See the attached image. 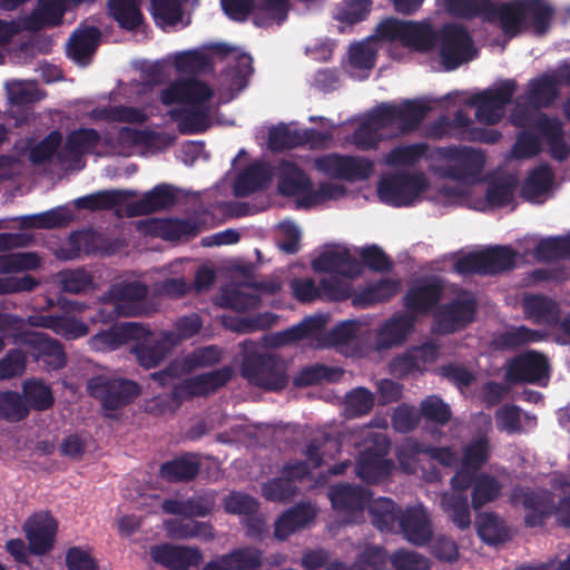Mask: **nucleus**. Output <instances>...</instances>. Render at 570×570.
<instances>
[{
    "label": "nucleus",
    "instance_id": "1",
    "mask_svg": "<svg viewBox=\"0 0 570 570\" xmlns=\"http://www.w3.org/2000/svg\"><path fill=\"white\" fill-rule=\"evenodd\" d=\"M553 8L543 0H510L501 2L500 29L510 37L532 29L537 36H544L551 26Z\"/></svg>",
    "mask_w": 570,
    "mask_h": 570
},
{
    "label": "nucleus",
    "instance_id": "2",
    "mask_svg": "<svg viewBox=\"0 0 570 570\" xmlns=\"http://www.w3.org/2000/svg\"><path fill=\"white\" fill-rule=\"evenodd\" d=\"M240 373L250 385L265 391H282L289 382L287 362L272 353L246 352L242 360Z\"/></svg>",
    "mask_w": 570,
    "mask_h": 570
},
{
    "label": "nucleus",
    "instance_id": "3",
    "mask_svg": "<svg viewBox=\"0 0 570 570\" xmlns=\"http://www.w3.org/2000/svg\"><path fill=\"white\" fill-rule=\"evenodd\" d=\"M439 154L446 161L438 168L441 178L463 184L479 180L485 165L483 151L468 146H449L441 148Z\"/></svg>",
    "mask_w": 570,
    "mask_h": 570
},
{
    "label": "nucleus",
    "instance_id": "4",
    "mask_svg": "<svg viewBox=\"0 0 570 570\" xmlns=\"http://www.w3.org/2000/svg\"><path fill=\"white\" fill-rule=\"evenodd\" d=\"M87 391L105 411H116L132 403L141 389L135 381L101 374L87 381Z\"/></svg>",
    "mask_w": 570,
    "mask_h": 570
},
{
    "label": "nucleus",
    "instance_id": "5",
    "mask_svg": "<svg viewBox=\"0 0 570 570\" xmlns=\"http://www.w3.org/2000/svg\"><path fill=\"white\" fill-rule=\"evenodd\" d=\"M441 63L446 71L458 69L475 56L473 39L464 26L444 24L438 37Z\"/></svg>",
    "mask_w": 570,
    "mask_h": 570
},
{
    "label": "nucleus",
    "instance_id": "6",
    "mask_svg": "<svg viewBox=\"0 0 570 570\" xmlns=\"http://www.w3.org/2000/svg\"><path fill=\"white\" fill-rule=\"evenodd\" d=\"M429 187L423 173H399L384 177L377 186L380 199L390 206H410Z\"/></svg>",
    "mask_w": 570,
    "mask_h": 570
},
{
    "label": "nucleus",
    "instance_id": "7",
    "mask_svg": "<svg viewBox=\"0 0 570 570\" xmlns=\"http://www.w3.org/2000/svg\"><path fill=\"white\" fill-rule=\"evenodd\" d=\"M517 89L518 83L514 79H505L494 88L474 94L469 99V105L476 108V120L488 126L499 124L504 116L505 106L512 101Z\"/></svg>",
    "mask_w": 570,
    "mask_h": 570
},
{
    "label": "nucleus",
    "instance_id": "8",
    "mask_svg": "<svg viewBox=\"0 0 570 570\" xmlns=\"http://www.w3.org/2000/svg\"><path fill=\"white\" fill-rule=\"evenodd\" d=\"M119 242L110 239L92 228L72 230L67 240L58 248L57 256L72 261L81 255L110 256L119 249Z\"/></svg>",
    "mask_w": 570,
    "mask_h": 570
},
{
    "label": "nucleus",
    "instance_id": "9",
    "mask_svg": "<svg viewBox=\"0 0 570 570\" xmlns=\"http://www.w3.org/2000/svg\"><path fill=\"white\" fill-rule=\"evenodd\" d=\"M476 309V298L471 293L462 291L450 302L439 306L434 316L436 332L448 335L464 330L474 321Z\"/></svg>",
    "mask_w": 570,
    "mask_h": 570
},
{
    "label": "nucleus",
    "instance_id": "10",
    "mask_svg": "<svg viewBox=\"0 0 570 570\" xmlns=\"http://www.w3.org/2000/svg\"><path fill=\"white\" fill-rule=\"evenodd\" d=\"M510 502L513 505H522L527 510L524 524L528 528L543 525L556 509L551 492L537 491L529 487H514L510 494Z\"/></svg>",
    "mask_w": 570,
    "mask_h": 570
},
{
    "label": "nucleus",
    "instance_id": "11",
    "mask_svg": "<svg viewBox=\"0 0 570 570\" xmlns=\"http://www.w3.org/2000/svg\"><path fill=\"white\" fill-rule=\"evenodd\" d=\"M315 167L328 177L346 181L365 180L373 173L371 160L338 154H330L317 158Z\"/></svg>",
    "mask_w": 570,
    "mask_h": 570
},
{
    "label": "nucleus",
    "instance_id": "12",
    "mask_svg": "<svg viewBox=\"0 0 570 570\" xmlns=\"http://www.w3.org/2000/svg\"><path fill=\"white\" fill-rule=\"evenodd\" d=\"M327 494L333 509L343 514L347 523L357 522L372 498L367 489L350 483L333 484Z\"/></svg>",
    "mask_w": 570,
    "mask_h": 570
},
{
    "label": "nucleus",
    "instance_id": "13",
    "mask_svg": "<svg viewBox=\"0 0 570 570\" xmlns=\"http://www.w3.org/2000/svg\"><path fill=\"white\" fill-rule=\"evenodd\" d=\"M549 371L547 356L531 350L514 356L508 362L505 380L512 384H538L549 376Z\"/></svg>",
    "mask_w": 570,
    "mask_h": 570
},
{
    "label": "nucleus",
    "instance_id": "14",
    "mask_svg": "<svg viewBox=\"0 0 570 570\" xmlns=\"http://www.w3.org/2000/svg\"><path fill=\"white\" fill-rule=\"evenodd\" d=\"M444 286L436 277L419 281L411 285L403 296V306L415 318L439 308Z\"/></svg>",
    "mask_w": 570,
    "mask_h": 570
},
{
    "label": "nucleus",
    "instance_id": "15",
    "mask_svg": "<svg viewBox=\"0 0 570 570\" xmlns=\"http://www.w3.org/2000/svg\"><path fill=\"white\" fill-rule=\"evenodd\" d=\"M389 449L390 442L384 439L376 446H370L362 451L355 464L356 475L372 484L387 479L394 468L393 462L386 459Z\"/></svg>",
    "mask_w": 570,
    "mask_h": 570
},
{
    "label": "nucleus",
    "instance_id": "16",
    "mask_svg": "<svg viewBox=\"0 0 570 570\" xmlns=\"http://www.w3.org/2000/svg\"><path fill=\"white\" fill-rule=\"evenodd\" d=\"M151 560L169 570H189L203 561V553L197 547L177 546L169 542L150 547Z\"/></svg>",
    "mask_w": 570,
    "mask_h": 570
},
{
    "label": "nucleus",
    "instance_id": "17",
    "mask_svg": "<svg viewBox=\"0 0 570 570\" xmlns=\"http://www.w3.org/2000/svg\"><path fill=\"white\" fill-rule=\"evenodd\" d=\"M29 550L43 556L53 548L58 523L49 512H37L28 518L23 525Z\"/></svg>",
    "mask_w": 570,
    "mask_h": 570
},
{
    "label": "nucleus",
    "instance_id": "18",
    "mask_svg": "<svg viewBox=\"0 0 570 570\" xmlns=\"http://www.w3.org/2000/svg\"><path fill=\"white\" fill-rule=\"evenodd\" d=\"M214 92L212 88L196 77L177 80L160 92L164 105L189 104L200 106L209 101Z\"/></svg>",
    "mask_w": 570,
    "mask_h": 570
},
{
    "label": "nucleus",
    "instance_id": "19",
    "mask_svg": "<svg viewBox=\"0 0 570 570\" xmlns=\"http://www.w3.org/2000/svg\"><path fill=\"white\" fill-rule=\"evenodd\" d=\"M131 341L135 343L130 347V352L135 355L138 364L145 368L158 366L175 347L169 344L164 331L154 335L146 326H144V335L131 338Z\"/></svg>",
    "mask_w": 570,
    "mask_h": 570
},
{
    "label": "nucleus",
    "instance_id": "20",
    "mask_svg": "<svg viewBox=\"0 0 570 570\" xmlns=\"http://www.w3.org/2000/svg\"><path fill=\"white\" fill-rule=\"evenodd\" d=\"M177 203L176 189L168 184H158L138 200L129 203L125 213L129 218L150 215L168 209Z\"/></svg>",
    "mask_w": 570,
    "mask_h": 570
},
{
    "label": "nucleus",
    "instance_id": "21",
    "mask_svg": "<svg viewBox=\"0 0 570 570\" xmlns=\"http://www.w3.org/2000/svg\"><path fill=\"white\" fill-rule=\"evenodd\" d=\"M149 288L146 284L132 281L114 285L110 294L119 315L140 316L145 313L144 302Z\"/></svg>",
    "mask_w": 570,
    "mask_h": 570
},
{
    "label": "nucleus",
    "instance_id": "22",
    "mask_svg": "<svg viewBox=\"0 0 570 570\" xmlns=\"http://www.w3.org/2000/svg\"><path fill=\"white\" fill-rule=\"evenodd\" d=\"M446 11L465 20L480 18L483 22L499 23L501 19V2L493 0H443Z\"/></svg>",
    "mask_w": 570,
    "mask_h": 570
},
{
    "label": "nucleus",
    "instance_id": "23",
    "mask_svg": "<svg viewBox=\"0 0 570 570\" xmlns=\"http://www.w3.org/2000/svg\"><path fill=\"white\" fill-rule=\"evenodd\" d=\"M144 335V325L136 322H125L95 334L89 340V346L96 352H111L127 344L131 338Z\"/></svg>",
    "mask_w": 570,
    "mask_h": 570
},
{
    "label": "nucleus",
    "instance_id": "24",
    "mask_svg": "<svg viewBox=\"0 0 570 570\" xmlns=\"http://www.w3.org/2000/svg\"><path fill=\"white\" fill-rule=\"evenodd\" d=\"M396 533H402L410 543L423 547L431 541L433 530L426 512L410 507L402 512Z\"/></svg>",
    "mask_w": 570,
    "mask_h": 570
},
{
    "label": "nucleus",
    "instance_id": "25",
    "mask_svg": "<svg viewBox=\"0 0 570 570\" xmlns=\"http://www.w3.org/2000/svg\"><path fill=\"white\" fill-rule=\"evenodd\" d=\"M312 268L347 278L357 277L362 273L360 262L347 249L323 252L312 262Z\"/></svg>",
    "mask_w": 570,
    "mask_h": 570
},
{
    "label": "nucleus",
    "instance_id": "26",
    "mask_svg": "<svg viewBox=\"0 0 570 570\" xmlns=\"http://www.w3.org/2000/svg\"><path fill=\"white\" fill-rule=\"evenodd\" d=\"M274 177V166L265 161H255L242 170L234 181V195L247 197L264 189Z\"/></svg>",
    "mask_w": 570,
    "mask_h": 570
},
{
    "label": "nucleus",
    "instance_id": "27",
    "mask_svg": "<svg viewBox=\"0 0 570 570\" xmlns=\"http://www.w3.org/2000/svg\"><path fill=\"white\" fill-rule=\"evenodd\" d=\"M26 323L31 327L51 330L67 340L78 338L87 334V325L73 316L60 314H33L27 317Z\"/></svg>",
    "mask_w": 570,
    "mask_h": 570
},
{
    "label": "nucleus",
    "instance_id": "28",
    "mask_svg": "<svg viewBox=\"0 0 570 570\" xmlns=\"http://www.w3.org/2000/svg\"><path fill=\"white\" fill-rule=\"evenodd\" d=\"M101 31L96 26L76 29L67 45L68 56L77 63L87 66L99 47Z\"/></svg>",
    "mask_w": 570,
    "mask_h": 570
},
{
    "label": "nucleus",
    "instance_id": "29",
    "mask_svg": "<svg viewBox=\"0 0 570 570\" xmlns=\"http://www.w3.org/2000/svg\"><path fill=\"white\" fill-rule=\"evenodd\" d=\"M560 88L551 72H543L529 80L523 99L534 109L551 107L559 98Z\"/></svg>",
    "mask_w": 570,
    "mask_h": 570
},
{
    "label": "nucleus",
    "instance_id": "30",
    "mask_svg": "<svg viewBox=\"0 0 570 570\" xmlns=\"http://www.w3.org/2000/svg\"><path fill=\"white\" fill-rule=\"evenodd\" d=\"M96 0H39V9L35 11L28 21L29 29L39 30L43 27H55L62 22L63 16L71 6L94 3Z\"/></svg>",
    "mask_w": 570,
    "mask_h": 570
},
{
    "label": "nucleus",
    "instance_id": "31",
    "mask_svg": "<svg viewBox=\"0 0 570 570\" xmlns=\"http://www.w3.org/2000/svg\"><path fill=\"white\" fill-rule=\"evenodd\" d=\"M546 334L539 330H532L525 325L511 326L497 333L491 341V347L500 352L518 351L531 343L543 341Z\"/></svg>",
    "mask_w": 570,
    "mask_h": 570
},
{
    "label": "nucleus",
    "instance_id": "32",
    "mask_svg": "<svg viewBox=\"0 0 570 570\" xmlns=\"http://www.w3.org/2000/svg\"><path fill=\"white\" fill-rule=\"evenodd\" d=\"M199 456L191 452L183 453L161 463L159 475L170 483L194 481L200 471Z\"/></svg>",
    "mask_w": 570,
    "mask_h": 570
},
{
    "label": "nucleus",
    "instance_id": "33",
    "mask_svg": "<svg viewBox=\"0 0 570 570\" xmlns=\"http://www.w3.org/2000/svg\"><path fill=\"white\" fill-rule=\"evenodd\" d=\"M274 176L277 177L278 193L283 196H297L312 186L309 177L294 161L282 159L274 166Z\"/></svg>",
    "mask_w": 570,
    "mask_h": 570
},
{
    "label": "nucleus",
    "instance_id": "34",
    "mask_svg": "<svg viewBox=\"0 0 570 570\" xmlns=\"http://www.w3.org/2000/svg\"><path fill=\"white\" fill-rule=\"evenodd\" d=\"M415 317L411 314H394L379 330V348H390L402 344L414 330Z\"/></svg>",
    "mask_w": 570,
    "mask_h": 570
},
{
    "label": "nucleus",
    "instance_id": "35",
    "mask_svg": "<svg viewBox=\"0 0 570 570\" xmlns=\"http://www.w3.org/2000/svg\"><path fill=\"white\" fill-rule=\"evenodd\" d=\"M136 196L137 191L131 189H106L77 198L75 206L90 212L110 210Z\"/></svg>",
    "mask_w": 570,
    "mask_h": 570
},
{
    "label": "nucleus",
    "instance_id": "36",
    "mask_svg": "<svg viewBox=\"0 0 570 570\" xmlns=\"http://www.w3.org/2000/svg\"><path fill=\"white\" fill-rule=\"evenodd\" d=\"M17 341L35 350L39 358H52L56 368L65 366L66 358L61 343L51 338L48 334L41 332H22L17 336Z\"/></svg>",
    "mask_w": 570,
    "mask_h": 570
},
{
    "label": "nucleus",
    "instance_id": "37",
    "mask_svg": "<svg viewBox=\"0 0 570 570\" xmlns=\"http://www.w3.org/2000/svg\"><path fill=\"white\" fill-rule=\"evenodd\" d=\"M431 107L420 99H404L394 104L395 126L402 134L416 130L428 116Z\"/></svg>",
    "mask_w": 570,
    "mask_h": 570
},
{
    "label": "nucleus",
    "instance_id": "38",
    "mask_svg": "<svg viewBox=\"0 0 570 570\" xmlns=\"http://www.w3.org/2000/svg\"><path fill=\"white\" fill-rule=\"evenodd\" d=\"M315 518L312 505L299 503L286 510L275 522L274 535L278 540H286L297 530L306 527Z\"/></svg>",
    "mask_w": 570,
    "mask_h": 570
},
{
    "label": "nucleus",
    "instance_id": "39",
    "mask_svg": "<svg viewBox=\"0 0 570 570\" xmlns=\"http://www.w3.org/2000/svg\"><path fill=\"white\" fill-rule=\"evenodd\" d=\"M537 131L546 138L551 157L564 161L570 155V147L564 140L562 122L557 117H542L537 124Z\"/></svg>",
    "mask_w": 570,
    "mask_h": 570
},
{
    "label": "nucleus",
    "instance_id": "40",
    "mask_svg": "<svg viewBox=\"0 0 570 570\" xmlns=\"http://www.w3.org/2000/svg\"><path fill=\"white\" fill-rule=\"evenodd\" d=\"M403 510L391 499L379 498L368 503L373 525L381 532L396 533Z\"/></svg>",
    "mask_w": 570,
    "mask_h": 570
},
{
    "label": "nucleus",
    "instance_id": "41",
    "mask_svg": "<svg viewBox=\"0 0 570 570\" xmlns=\"http://www.w3.org/2000/svg\"><path fill=\"white\" fill-rule=\"evenodd\" d=\"M523 312L535 324L554 325L559 322V308L554 301L546 296L532 295L523 299Z\"/></svg>",
    "mask_w": 570,
    "mask_h": 570
},
{
    "label": "nucleus",
    "instance_id": "42",
    "mask_svg": "<svg viewBox=\"0 0 570 570\" xmlns=\"http://www.w3.org/2000/svg\"><path fill=\"white\" fill-rule=\"evenodd\" d=\"M485 275H495L515 267L518 253L510 246L497 245L481 250Z\"/></svg>",
    "mask_w": 570,
    "mask_h": 570
},
{
    "label": "nucleus",
    "instance_id": "43",
    "mask_svg": "<svg viewBox=\"0 0 570 570\" xmlns=\"http://www.w3.org/2000/svg\"><path fill=\"white\" fill-rule=\"evenodd\" d=\"M397 289L399 282L384 278L370 284L367 287L355 294L352 302L354 306L361 307H368L376 303H385L396 295Z\"/></svg>",
    "mask_w": 570,
    "mask_h": 570
},
{
    "label": "nucleus",
    "instance_id": "44",
    "mask_svg": "<svg viewBox=\"0 0 570 570\" xmlns=\"http://www.w3.org/2000/svg\"><path fill=\"white\" fill-rule=\"evenodd\" d=\"M141 0H108V10L110 16L125 30H135L144 21L140 11Z\"/></svg>",
    "mask_w": 570,
    "mask_h": 570
},
{
    "label": "nucleus",
    "instance_id": "45",
    "mask_svg": "<svg viewBox=\"0 0 570 570\" xmlns=\"http://www.w3.org/2000/svg\"><path fill=\"white\" fill-rule=\"evenodd\" d=\"M503 484L492 474L480 472L471 492V505L474 510L495 501L502 492Z\"/></svg>",
    "mask_w": 570,
    "mask_h": 570
},
{
    "label": "nucleus",
    "instance_id": "46",
    "mask_svg": "<svg viewBox=\"0 0 570 570\" xmlns=\"http://www.w3.org/2000/svg\"><path fill=\"white\" fill-rule=\"evenodd\" d=\"M29 411L43 412L52 407L55 396L52 390L41 380H27L22 384V394Z\"/></svg>",
    "mask_w": 570,
    "mask_h": 570
},
{
    "label": "nucleus",
    "instance_id": "47",
    "mask_svg": "<svg viewBox=\"0 0 570 570\" xmlns=\"http://www.w3.org/2000/svg\"><path fill=\"white\" fill-rule=\"evenodd\" d=\"M343 374L344 371L340 367L317 363L303 367L294 377L293 383L297 387L311 386L323 382L334 383L338 382Z\"/></svg>",
    "mask_w": 570,
    "mask_h": 570
},
{
    "label": "nucleus",
    "instance_id": "48",
    "mask_svg": "<svg viewBox=\"0 0 570 570\" xmlns=\"http://www.w3.org/2000/svg\"><path fill=\"white\" fill-rule=\"evenodd\" d=\"M554 174L548 164L533 168L521 187V196L527 200L548 193L553 184Z\"/></svg>",
    "mask_w": 570,
    "mask_h": 570
},
{
    "label": "nucleus",
    "instance_id": "49",
    "mask_svg": "<svg viewBox=\"0 0 570 570\" xmlns=\"http://www.w3.org/2000/svg\"><path fill=\"white\" fill-rule=\"evenodd\" d=\"M532 255L537 262L570 258V233L564 236L540 239L533 248Z\"/></svg>",
    "mask_w": 570,
    "mask_h": 570
},
{
    "label": "nucleus",
    "instance_id": "50",
    "mask_svg": "<svg viewBox=\"0 0 570 570\" xmlns=\"http://www.w3.org/2000/svg\"><path fill=\"white\" fill-rule=\"evenodd\" d=\"M441 507L451 521L461 530L471 525V513L465 493L445 492L441 497Z\"/></svg>",
    "mask_w": 570,
    "mask_h": 570
},
{
    "label": "nucleus",
    "instance_id": "51",
    "mask_svg": "<svg viewBox=\"0 0 570 570\" xmlns=\"http://www.w3.org/2000/svg\"><path fill=\"white\" fill-rule=\"evenodd\" d=\"M140 224H145V222H140ZM146 224L153 225V230L165 240H178L197 234L196 225L181 218L153 219L147 220Z\"/></svg>",
    "mask_w": 570,
    "mask_h": 570
},
{
    "label": "nucleus",
    "instance_id": "52",
    "mask_svg": "<svg viewBox=\"0 0 570 570\" xmlns=\"http://www.w3.org/2000/svg\"><path fill=\"white\" fill-rule=\"evenodd\" d=\"M288 7V0H256L254 22L258 27L282 24L287 19Z\"/></svg>",
    "mask_w": 570,
    "mask_h": 570
},
{
    "label": "nucleus",
    "instance_id": "53",
    "mask_svg": "<svg viewBox=\"0 0 570 570\" xmlns=\"http://www.w3.org/2000/svg\"><path fill=\"white\" fill-rule=\"evenodd\" d=\"M438 37L430 24L407 21L402 42L420 51H430L436 46Z\"/></svg>",
    "mask_w": 570,
    "mask_h": 570
},
{
    "label": "nucleus",
    "instance_id": "54",
    "mask_svg": "<svg viewBox=\"0 0 570 570\" xmlns=\"http://www.w3.org/2000/svg\"><path fill=\"white\" fill-rule=\"evenodd\" d=\"M29 416V406L17 391H0V419L18 423Z\"/></svg>",
    "mask_w": 570,
    "mask_h": 570
},
{
    "label": "nucleus",
    "instance_id": "55",
    "mask_svg": "<svg viewBox=\"0 0 570 570\" xmlns=\"http://www.w3.org/2000/svg\"><path fill=\"white\" fill-rule=\"evenodd\" d=\"M476 530L479 537L489 544H499L508 541L510 534L501 520L495 513H485L476 521Z\"/></svg>",
    "mask_w": 570,
    "mask_h": 570
},
{
    "label": "nucleus",
    "instance_id": "56",
    "mask_svg": "<svg viewBox=\"0 0 570 570\" xmlns=\"http://www.w3.org/2000/svg\"><path fill=\"white\" fill-rule=\"evenodd\" d=\"M491 456V445L487 435L471 440L462 450L461 464L480 471Z\"/></svg>",
    "mask_w": 570,
    "mask_h": 570
},
{
    "label": "nucleus",
    "instance_id": "57",
    "mask_svg": "<svg viewBox=\"0 0 570 570\" xmlns=\"http://www.w3.org/2000/svg\"><path fill=\"white\" fill-rule=\"evenodd\" d=\"M40 266L41 257L33 252H18L0 255V274L37 271Z\"/></svg>",
    "mask_w": 570,
    "mask_h": 570
},
{
    "label": "nucleus",
    "instance_id": "58",
    "mask_svg": "<svg viewBox=\"0 0 570 570\" xmlns=\"http://www.w3.org/2000/svg\"><path fill=\"white\" fill-rule=\"evenodd\" d=\"M517 180L511 177H502L489 183L485 191V199L493 207H505L514 199Z\"/></svg>",
    "mask_w": 570,
    "mask_h": 570
},
{
    "label": "nucleus",
    "instance_id": "59",
    "mask_svg": "<svg viewBox=\"0 0 570 570\" xmlns=\"http://www.w3.org/2000/svg\"><path fill=\"white\" fill-rule=\"evenodd\" d=\"M100 134L94 128H79L67 136L65 148L75 156L90 153L100 142Z\"/></svg>",
    "mask_w": 570,
    "mask_h": 570
},
{
    "label": "nucleus",
    "instance_id": "60",
    "mask_svg": "<svg viewBox=\"0 0 570 570\" xmlns=\"http://www.w3.org/2000/svg\"><path fill=\"white\" fill-rule=\"evenodd\" d=\"M375 404L374 394L366 387H355L346 393L344 406L348 417L367 415Z\"/></svg>",
    "mask_w": 570,
    "mask_h": 570
},
{
    "label": "nucleus",
    "instance_id": "61",
    "mask_svg": "<svg viewBox=\"0 0 570 570\" xmlns=\"http://www.w3.org/2000/svg\"><path fill=\"white\" fill-rule=\"evenodd\" d=\"M203 327L202 317L197 313L180 316L174 323L173 331H164L169 344L174 346L197 335Z\"/></svg>",
    "mask_w": 570,
    "mask_h": 570
},
{
    "label": "nucleus",
    "instance_id": "62",
    "mask_svg": "<svg viewBox=\"0 0 570 570\" xmlns=\"http://www.w3.org/2000/svg\"><path fill=\"white\" fill-rule=\"evenodd\" d=\"M223 351L217 345L200 346L188 353L183 360V368L191 372L197 368L210 367L222 361Z\"/></svg>",
    "mask_w": 570,
    "mask_h": 570
},
{
    "label": "nucleus",
    "instance_id": "63",
    "mask_svg": "<svg viewBox=\"0 0 570 570\" xmlns=\"http://www.w3.org/2000/svg\"><path fill=\"white\" fill-rule=\"evenodd\" d=\"M429 150L426 142H415L406 146L394 147L385 158L390 166H413L425 156Z\"/></svg>",
    "mask_w": 570,
    "mask_h": 570
},
{
    "label": "nucleus",
    "instance_id": "64",
    "mask_svg": "<svg viewBox=\"0 0 570 570\" xmlns=\"http://www.w3.org/2000/svg\"><path fill=\"white\" fill-rule=\"evenodd\" d=\"M232 570H257L263 566V552L255 547H242L225 553Z\"/></svg>",
    "mask_w": 570,
    "mask_h": 570
}]
</instances>
